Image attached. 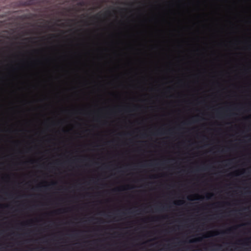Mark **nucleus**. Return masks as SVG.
Segmentation results:
<instances>
[{"label":"nucleus","instance_id":"obj_3","mask_svg":"<svg viewBox=\"0 0 251 251\" xmlns=\"http://www.w3.org/2000/svg\"><path fill=\"white\" fill-rule=\"evenodd\" d=\"M213 196V194H211V193H209V194H207L206 195V198L207 199H209L210 198V197L211 196Z\"/></svg>","mask_w":251,"mask_h":251},{"label":"nucleus","instance_id":"obj_9","mask_svg":"<svg viewBox=\"0 0 251 251\" xmlns=\"http://www.w3.org/2000/svg\"><path fill=\"white\" fill-rule=\"evenodd\" d=\"M55 184H56V182H52V185H55Z\"/></svg>","mask_w":251,"mask_h":251},{"label":"nucleus","instance_id":"obj_10","mask_svg":"<svg viewBox=\"0 0 251 251\" xmlns=\"http://www.w3.org/2000/svg\"><path fill=\"white\" fill-rule=\"evenodd\" d=\"M69 20V21H74V20H71V19H70V20Z\"/></svg>","mask_w":251,"mask_h":251},{"label":"nucleus","instance_id":"obj_12","mask_svg":"<svg viewBox=\"0 0 251 251\" xmlns=\"http://www.w3.org/2000/svg\"><path fill=\"white\" fill-rule=\"evenodd\" d=\"M218 234V232H216V234H215V235H217Z\"/></svg>","mask_w":251,"mask_h":251},{"label":"nucleus","instance_id":"obj_2","mask_svg":"<svg viewBox=\"0 0 251 251\" xmlns=\"http://www.w3.org/2000/svg\"><path fill=\"white\" fill-rule=\"evenodd\" d=\"M184 203V201H179L177 202H175L174 203L176 205H180L183 204Z\"/></svg>","mask_w":251,"mask_h":251},{"label":"nucleus","instance_id":"obj_8","mask_svg":"<svg viewBox=\"0 0 251 251\" xmlns=\"http://www.w3.org/2000/svg\"><path fill=\"white\" fill-rule=\"evenodd\" d=\"M227 231H231V228H229V229H228L227 230Z\"/></svg>","mask_w":251,"mask_h":251},{"label":"nucleus","instance_id":"obj_6","mask_svg":"<svg viewBox=\"0 0 251 251\" xmlns=\"http://www.w3.org/2000/svg\"><path fill=\"white\" fill-rule=\"evenodd\" d=\"M197 199H196V200H199L200 199V198H199V196H198V195H197Z\"/></svg>","mask_w":251,"mask_h":251},{"label":"nucleus","instance_id":"obj_4","mask_svg":"<svg viewBox=\"0 0 251 251\" xmlns=\"http://www.w3.org/2000/svg\"><path fill=\"white\" fill-rule=\"evenodd\" d=\"M110 14V12L109 10L106 11L104 12V13L103 14V16H106L107 15H109Z\"/></svg>","mask_w":251,"mask_h":251},{"label":"nucleus","instance_id":"obj_11","mask_svg":"<svg viewBox=\"0 0 251 251\" xmlns=\"http://www.w3.org/2000/svg\"><path fill=\"white\" fill-rule=\"evenodd\" d=\"M119 190V189H114V191Z\"/></svg>","mask_w":251,"mask_h":251},{"label":"nucleus","instance_id":"obj_1","mask_svg":"<svg viewBox=\"0 0 251 251\" xmlns=\"http://www.w3.org/2000/svg\"><path fill=\"white\" fill-rule=\"evenodd\" d=\"M202 238L201 237L195 239H192L189 241L190 243H195L196 242L201 241L202 240Z\"/></svg>","mask_w":251,"mask_h":251},{"label":"nucleus","instance_id":"obj_7","mask_svg":"<svg viewBox=\"0 0 251 251\" xmlns=\"http://www.w3.org/2000/svg\"><path fill=\"white\" fill-rule=\"evenodd\" d=\"M213 235L211 234V233H209V234H208V236H213Z\"/></svg>","mask_w":251,"mask_h":251},{"label":"nucleus","instance_id":"obj_5","mask_svg":"<svg viewBox=\"0 0 251 251\" xmlns=\"http://www.w3.org/2000/svg\"><path fill=\"white\" fill-rule=\"evenodd\" d=\"M100 16V15L99 14H97L94 17H93V18L98 19L99 18Z\"/></svg>","mask_w":251,"mask_h":251}]
</instances>
